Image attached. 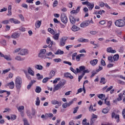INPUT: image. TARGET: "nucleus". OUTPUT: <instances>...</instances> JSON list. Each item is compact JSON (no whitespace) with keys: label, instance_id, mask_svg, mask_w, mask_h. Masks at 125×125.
I'll use <instances>...</instances> for the list:
<instances>
[{"label":"nucleus","instance_id":"obj_1","mask_svg":"<svg viewBox=\"0 0 125 125\" xmlns=\"http://www.w3.org/2000/svg\"><path fill=\"white\" fill-rule=\"evenodd\" d=\"M18 54L20 55H27L28 53H29V51L26 49H22L21 48H17L14 51V53H18Z\"/></svg>","mask_w":125,"mask_h":125},{"label":"nucleus","instance_id":"obj_2","mask_svg":"<svg viewBox=\"0 0 125 125\" xmlns=\"http://www.w3.org/2000/svg\"><path fill=\"white\" fill-rule=\"evenodd\" d=\"M15 85L17 90L21 89L22 86V78L20 77H17L15 80Z\"/></svg>","mask_w":125,"mask_h":125},{"label":"nucleus","instance_id":"obj_3","mask_svg":"<svg viewBox=\"0 0 125 125\" xmlns=\"http://www.w3.org/2000/svg\"><path fill=\"white\" fill-rule=\"evenodd\" d=\"M66 83V80L62 79L55 86L54 90H58L59 88H61V87L65 85V83Z\"/></svg>","mask_w":125,"mask_h":125},{"label":"nucleus","instance_id":"obj_4","mask_svg":"<svg viewBox=\"0 0 125 125\" xmlns=\"http://www.w3.org/2000/svg\"><path fill=\"white\" fill-rule=\"evenodd\" d=\"M94 22L92 21V19H91L90 21L87 20L86 21H84L81 24L80 26L81 28H84V27H86L89 25V24H93Z\"/></svg>","mask_w":125,"mask_h":125},{"label":"nucleus","instance_id":"obj_5","mask_svg":"<svg viewBox=\"0 0 125 125\" xmlns=\"http://www.w3.org/2000/svg\"><path fill=\"white\" fill-rule=\"evenodd\" d=\"M115 24L117 27H124V26H125V21H124V20H119L115 22Z\"/></svg>","mask_w":125,"mask_h":125},{"label":"nucleus","instance_id":"obj_6","mask_svg":"<svg viewBox=\"0 0 125 125\" xmlns=\"http://www.w3.org/2000/svg\"><path fill=\"white\" fill-rule=\"evenodd\" d=\"M61 19L62 23L64 24H67L68 22V18L65 14H62L61 15Z\"/></svg>","mask_w":125,"mask_h":125},{"label":"nucleus","instance_id":"obj_7","mask_svg":"<svg viewBox=\"0 0 125 125\" xmlns=\"http://www.w3.org/2000/svg\"><path fill=\"white\" fill-rule=\"evenodd\" d=\"M111 118L112 119H117V123H119L120 122V115L119 114L116 115V113L114 112H112L111 113Z\"/></svg>","mask_w":125,"mask_h":125},{"label":"nucleus","instance_id":"obj_8","mask_svg":"<svg viewBox=\"0 0 125 125\" xmlns=\"http://www.w3.org/2000/svg\"><path fill=\"white\" fill-rule=\"evenodd\" d=\"M58 32H59L56 34L55 33L53 36V39H54L55 41H58L59 40V37H60V33H61V32L60 30H58Z\"/></svg>","mask_w":125,"mask_h":125},{"label":"nucleus","instance_id":"obj_9","mask_svg":"<svg viewBox=\"0 0 125 125\" xmlns=\"http://www.w3.org/2000/svg\"><path fill=\"white\" fill-rule=\"evenodd\" d=\"M20 36H21V33L16 32L13 33L11 35V38L12 39H18Z\"/></svg>","mask_w":125,"mask_h":125},{"label":"nucleus","instance_id":"obj_10","mask_svg":"<svg viewBox=\"0 0 125 125\" xmlns=\"http://www.w3.org/2000/svg\"><path fill=\"white\" fill-rule=\"evenodd\" d=\"M27 73L28 74H29L30 76H32V77H34L35 76V72L33 71V69H32V68L29 67L27 68Z\"/></svg>","mask_w":125,"mask_h":125},{"label":"nucleus","instance_id":"obj_11","mask_svg":"<svg viewBox=\"0 0 125 125\" xmlns=\"http://www.w3.org/2000/svg\"><path fill=\"white\" fill-rule=\"evenodd\" d=\"M64 76L65 77V78H68L69 79H70V80H73V79H74V76H72L71 73L69 72L65 73L64 74Z\"/></svg>","mask_w":125,"mask_h":125},{"label":"nucleus","instance_id":"obj_12","mask_svg":"<svg viewBox=\"0 0 125 125\" xmlns=\"http://www.w3.org/2000/svg\"><path fill=\"white\" fill-rule=\"evenodd\" d=\"M6 85L7 86H9L11 89H13V88H14V82H11L8 83Z\"/></svg>","mask_w":125,"mask_h":125},{"label":"nucleus","instance_id":"obj_13","mask_svg":"<svg viewBox=\"0 0 125 125\" xmlns=\"http://www.w3.org/2000/svg\"><path fill=\"white\" fill-rule=\"evenodd\" d=\"M51 103L53 105H59V106H61V102H59L58 101L54 100L51 101Z\"/></svg>","mask_w":125,"mask_h":125},{"label":"nucleus","instance_id":"obj_14","mask_svg":"<svg viewBox=\"0 0 125 125\" xmlns=\"http://www.w3.org/2000/svg\"><path fill=\"white\" fill-rule=\"evenodd\" d=\"M38 56L41 59H45V58H49L48 57H46V56L44 54H42V53H39Z\"/></svg>","mask_w":125,"mask_h":125},{"label":"nucleus","instance_id":"obj_15","mask_svg":"<svg viewBox=\"0 0 125 125\" xmlns=\"http://www.w3.org/2000/svg\"><path fill=\"white\" fill-rule=\"evenodd\" d=\"M90 63L91 65H92V66H95V65H96V64L98 63V60L97 59L93 60L92 61H91Z\"/></svg>","mask_w":125,"mask_h":125},{"label":"nucleus","instance_id":"obj_16","mask_svg":"<svg viewBox=\"0 0 125 125\" xmlns=\"http://www.w3.org/2000/svg\"><path fill=\"white\" fill-rule=\"evenodd\" d=\"M92 118H91V124H93L94 122V119H97V115L92 114L91 116Z\"/></svg>","mask_w":125,"mask_h":125},{"label":"nucleus","instance_id":"obj_17","mask_svg":"<svg viewBox=\"0 0 125 125\" xmlns=\"http://www.w3.org/2000/svg\"><path fill=\"white\" fill-rule=\"evenodd\" d=\"M107 52L108 53H116V51L115 50H113L112 47H109L107 48Z\"/></svg>","mask_w":125,"mask_h":125},{"label":"nucleus","instance_id":"obj_18","mask_svg":"<svg viewBox=\"0 0 125 125\" xmlns=\"http://www.w3.org/2000/svg\"><path fill=\"white\" fill-rule=\"evenodd\" d=\"M80 7H78L76 10L71 11V14H77V13H79V12H80Z\"/></svg>","mask_w":125,"mask_h":125},{"label":"nucleus","instance_id":"obj_19","mask_svg":"<svg viewBox=\"0 0 125 125\" xmlns=\"http://www.w3.org/2000/svg\"><path fill=\"white\" fill-rule=\"evenodd\" d=\"M69 20L72 24H74L75 23H76V19H75V18L72 16L69 17Z\"/></svg>","mask_w":125,"mask_h":125},{"label":"nucleus","instance_id":"obj_20","mask_svg":"<svg viewBox=\"0 0 125 125\" xmlns=\"http://www.w3.org/2000/svg\"><path fill=\"white\" fill-rule=\"evenodd\" d=\"M42 25V21H38L35 23V27L37 28H40Z\"/></svg>","mask_w":125,"mask_h":125},{"label":"nucleus","instance_id":"obj_21","mask_svg":"<svg viewBox=\"0 0 125 125\" xmlns=\"http://www.w3.org/2000/svg\"><path fill=\"white\" fill-rule=\"evenodd\" d=\"M23 72L28 80H31L32 79L30 74L28 73V72H27V70H23Z\"/></svg>","mask_w":125,"mask_h":125},{"label":"nucleus","instance_id":"obj_22","mask_svg":"<svg viewBox=\"0 0 125 125\" xmlns=\"http://www.w3.org/2000/svg\"><path fill=\"white\" fill-rule=\"evenodd\" d=\"M66 44V42L64 41V40H63V38H61L60 41V44L61 46H64L65 44Z\"/></svg>","mask_w":125,"mask_h":125},{"label":"nucleus","instance_id":"obj_23","mask_svg":"<svg viewBox=\"0 0 125 125\" xmlns=\"http://www.w3.org/2000/svg\"><path fill=\"white\" fill-rule=\"evenodd\" d=\"M55 54H56V55H61V54H64V51L60 50V49H58L56 53H55Z\"/></svg>","mask_w":125,"mask_h":125},{"label":"nucleus","instance_id":"obj_24","mask_svg":"<svg viewBox=\"0 0 125 125\" xmlns=\"http://www.w3.org/2000/svg\"><path fill=\"white\" fill-rule=\"evenodd\" d=\"M87 6H89L88 7V9L89 10L91 11L92 9H93V7H94V3H90V2H89V4L87 5Z\"/></svg>","mask_w":125,"mask_h":125},{"label":"nucleus","instance_id":"obj_25","mask_svg":"<svg viewBox=\"0 0 125 125\" xmlns=\"http://www.w3.org/2000/svg\"><path fill=\"white\" fill-rule=\"evenodd\" d=\"M41 91H42V88L39 86H37L35 89V92L36 93H40Z\"/></svg>","mask_w":125,"mask_h":125},{"label":"nucleus","instance_id":"obj_26","mask_svg":"<svg viewBox=\"0 0 125 125\" xmlns=\"http://www.w3.org/2000/svg\"><path fill=\"white\" fill-rule=\"evenodd\" d=\"M48 32H49V33H50V34H51V35H55V34H56V32L51 28H48Z\"/></svg>","mask_w":125,"mask_h":125},{"label":"nucleus","instance_id":"obj_27","mask_svg":"<svg viewBox=\"0 0 125 125\" xmlns=\"http://www.w3.org/2000/svg\"><path fill=\"white\" fill-rule=\"evenodd\" d=\"M35 68H36V69H37V70H42V69H43V67L40 64H37L35 65Z\"/></svg>","mask_w":125,"mask_h":125},{"label":"nucleus","instance_id":"obj_28","mask_svg":"<svg viewBox=\"0 0 125 125\" xmlns=\"http://www.w3.org/2000/svg\"><path fill=\"white\" fill-rule=\"evenodd\" d=\"M119 58H120L119 54H116L113 56L114 61H118V60H119Z\"/></svg>","mask_w":125,"mask_h":125},{"label":"nucleus","instance_id":"obj_29","mask_svg":"<svg viewBox=\"0 0 125 125\" xmlns=\"http://www.w3.org/2000/svg\"><path fill=\"white\" fill-rule=\"evenodd\" d=\"M79 29V27H78V26H76L75 25H73L71 28V30L72 31H73V32H77V31H78Z\"/></svg>","mask_w":125,"mask_h":125},{"label":"nucleus","instance_id":"obj_30","mask_svg":"<svg viewBox=\"0 0 125 125\" xmlns=\"http://www.w3.org/2000/svg\"><path fill=\"white\" fill-rule=\"evenodd\" d=\"M55 75V72L53 70H52L50 71V79H51L52 78H53V77H54V76Z\"/></svg>","mask_w":125,"mask_h":125},{"label":"nucleus","instance_id":"obj_31","mask_svg":"<svg viewBox=\"0 0 125 125\" xmlns=\"http://www.w3.org/2000/svg\"><path fill=\"white\" fill-rule=\"evenodd\" d=\"M41 103V100H40V98L38 97L36 98V105L37 106H40V104Z\"/></svg>","mask_w":125,"mask_h":125},{"label":"nucleus","instance_id":"obj_32","mask_svg":"<svg viewBox=\"0 0 125 125\" xmlns=\"http://www.w3.org/2000/svg\"><path fill=\"white\" fill-rule=\"evenodd\" d=\"M4 59H6V60H7L8 61H10L12 60V59L10 58V56H7V55H4Z\"/></svg>","mask_w":125,"mask_h":125},{"label":"nucleus","instance_id":"obj_33","mask_svg":"<svg viewBox=\"0 0 125 125\" xmlns=\"http://www.w3.org/2000/svg\"><path fill=\"white\" fill-rule=\"evenodd\" d=\"M98 97L100 99H104V98H105V95L103 94H100L98 95Z\"/></svg>","mask_w":125,"mask_h":125},{"label":"nucleus","instance_id":"obj_34","mask_svg":"<svg viewBox=\"0 0 125 125\" xmlns=\"http://www.w3.org/2000/svg\"><path fill=\"white\" fill-rule=\"evenodd\" d=\"M106 79H105V78L103 77L101 78V81H100V83H103V84H105V83H106Z\"/></svg>","mask_w":125,"mask_h":125},{"label":"nucleus","instance_id":"obj_35","mask_svg":"<svg viewBox=\"0 0 125 125\" xmlns=\"http://www.w3.org/2000/svg\"><path fill=\"white\" fill-rule=\"evenodd\" d=\"M17 109H18L19 112H21L22 110H24V107L23 105L20 106L18 107L17 108Z\"/></svg>","mask_w":125,"mask_h":125},{"label":"nucleus","instance_id":"obj_36","mask_svg":"<svg viewBox=\"0 0 125 125\" xmlns=\"http://www.w3.org/2000/svg\"><path fill=\"white\" fill-rule=\"evenodd\" d=\"M37 77L38 80H42L43 79V77L42 76V75H41L40 73H38L37 74Z\"/></svg>","mask_w":125,"mask_h":125},{"label":"nucleus","instance_id":"obj_37","mask_svg":"<svg viewBox=\"0 0 125 125\" xmlns=\"http://www.w3.org/2000/svg\"><path fill=\"white\" fill-rule=\"evenodd\" d=\"M108 60L110 63H113L114 62V60H113V57L112 56H110L108 57Z\"/></svg>","mask_w":125,"mask_h":125},{"label":"nucleus","instance_id":"obj_38","mask_svg":"<svg viewBox=\"0 0 125 125\" xmlns=\"http://www.w3.org/2000/svg\"><path fill=\"white\" fill-rule=\"evenodd\" d=\"M108 112H109V108H104L102 111V113L104 114H107Z\"/></svg>","mask_w":125,"mask_h":125},{"label":"nucleus","instance_id":"obj_39","mask_svg":"<svg viewBox=\"0 0 125 125\" xmlns=\"http://www.w3.org/2000/svg\"><path fill=\"white\" fill-rule=\"evenodd\" d=\"M11 69L10 68H8L7 69L4 70L2 71V73L3 75L6 74V73H8V72H9V71H10Z\"/></svg>","mask_w":125,"mask_h":125},{"label":"nucleus","instance_id":"obj_40","mask_svg":"<svg viewBox=\"0 0 125 125\" xmlns=\"http://www.w3.org/2000/svg\"><path fill=\"white\" fill-rule=\"evenodd\" d=\"M62 108H64L65 109V108H67V107L69 106V104L68 103H65L62 104Z\"/></svg>","mask_w":125,"mask_h":125},{"label":"nucleus","instance_id":"obj_41","mask_svg":"<svg viewBox=\"0 0 125 125\" xmlns=\"http://www.w3.org/2000/svg\"><path fill=\"white\" fill-rule=\"evenodd\" d=\"M15 59L18 61H22L23 60V59L21 58V57L20 56H17Z\"/></svg>","mask_w":125,"mask_h":125},{"label":"nucleus","instance_id":"obj_42","mask_svg":"<svg viewBox=\"0 0 125 125\" xmlns=\"http://www.w3.org/2000/svg\"><path fill=\"white\" fill-rule=\"evenodd\" d=\"M45 117H49V118H52L53 117V115L52 113H47L45 114Z\"/></svg>","mask_w":125,"mask_h":125},{"label":"nucleus","instance_id":"obj_43","mask_svg":"<svg viewBox=\"0 0 125 125\" xmlns=\"http://www.w3.org/2000/svg\"><path fill=\"white\" fill-rule=\"evenodd\" d=\"M57 5H58V1L55 0L53 3V7H56Z\"/></svg>","mask_w":125,"mask_h":125},{"label":"nucleus","instance_id":"obj_44","mask_svg":"<svg viewBox=\"0 0 125 125\" xmlns=\"http://www.w3.org/2000/svg\"><path fill=\"white\" fill-rule=\"evenodd\" d=\"M79 69L80 70V71H84V70H85V66H81L79 67Z\"/></svg>","mask_w":125,"mask_h":125},{"label":"nucleus","instance_id":"obj_45","mask_svg":"<svg viewBox=\"0 0 125 125\" xmlns=\"http://www.w3.org/2000/svg\"><path fill=\"white\" fill-rule=\"evenodd\" d=\"M113 23V22H112L111 21H109L108 22V26H107V28L108 29H110V28H111V26H112V24Z\"/></svg>","mask_w":125,"mask_h":125},{"label":"nucleus","instance_id":"obj_46","mask_svg":"<svg viewBox=\"0 0 125 125\" xmlns=\"http://www.w3.org/2000/svg\"><path fill=\"white\" fill-rule=\"evenodd\" d=\"M2 24H9V21L7 20H4L1 22Z\"/></svg>","mask_w":125,"mask_h":125},{"label":"nucleus","instance_id":"obj_47","mask_svg":"<svg viewBox=\"0 0 125 125\" xmlns=\"http://www.w3.org/2000/svg\"><path fill=\"white\" fill-rule=\"evenodd\" d=\"M23 120L24 122V125H29L28 121H27V119L24 118Z\"/></svg>","mask_w":125,"mask_h":125},{"label":"nucleus","instance_id":"obj_48","mask_svg":"<svg viewBox=\"0 0 125 125\" xmlns=\"http://www.w3.org/2000/svg\"><path fill=\"white\" fill-rule=\"evenodd\" d=\"M76 60L77 61V62H80V61H81V57L79 56V55L76 56Z\"/></svg>","mask_w":125,"mask_h":125},{"label":"nucleus","instance_id":"obj_49","mask_svg":"<svg viewBox=\"0 0 125 125\" xmlns=\"http://www.w3.org/2000/svg\"><path fill=\"white\" fill-rule=\"evenodd\" d=\"M118 96H119V97H118V98H117L118 101H122V97H123L122 96V93L119 94Z\"/></svg>","mask_w":125,"mask_h":125},{"label":"nucleus","instance_id":"obj_50","mask_svg":"<svg viewBox=\"0 0 125 125\" xmlns=\"http://www.w3.org/2000/svg\"><path fill=\"white\" fill-rule=\"evenodd\" d=\"M54 61L56 62V63H59V62H61L62 60L61 59H55L54 60Z\"/></svg>","mask_w":125,"mask_h":125},{"label":"nucleus","instance_id":"obj_51","mask_svg":"<svg viewBox=\"0 0 125 125\" xmlns=\"http://www.w3.org/2000/svg\"><path fill=\"white\" fill-rule=\"evenodd\" d=\"M60 79V78H56L53 81V83H58V81H59Z\"/></svg>","mask_w":125,"mask_h":125},{"label":"nucleus","instance_id":"obj_52","mask_svg":"<svg viewBox=\"0 0 125 125\" xmlns=\"http://www.w3.org/2000/svg\"><path fill=\"white\" fill-rule=\"evenodd\" d=\"M78 110H79V106H77L76 107L74 108V111H73V114H76L77 112H78Z\"/></svg>","mask_w":125,"mask_h":125},{"label":"nucleus","instance_id":"obj_53","mask_svg":"<svg viewBox=\"0 0 125 125\" xmlns=\"http://www.w3.org/2000/svg\"><path fill=\"white\" fill-rule=\"evenodd\" d=\"M101 64L103 66H106V62H105V61L103 60V59H102Z\"/></svg>","mask_w":125,"mask_h":125},{"label":"nucleus","instance_id":"obj_54","mask_svg":"<svg viewBox=\"0 0 125 125\" xmlns=\"http://www.w3.org/2000/svg\"><path fill=\"white\" fill-rule=\"evenodd\" d=\"M63 62L64 63V64H68V65H69V66H72V63L71 62L64 61Z\"/></svg>","mask_w":125,"mask_h":125},{"label":"nucleus","instance_id":"obj_55","mask_svg":"<svg viewBox=\"0 0 125 125\" xmlns=\"http://www.w3.org/2000/svg\"><path fill=\"white\" fill-rule=\"evenodd\" d=\"M46 52V50L45 49H41L40 51V53H42L43 54H45V53Z\"/></svg>","mask_w":125,"mask_h":125},{"label":"nucleus","instance_id":"obj_56","mask_svg":"<svg viewBox=\"0 0 125 125\" xmlns=\"http://www.w3.org/2000/svg\"><path fill=\"white\" fill-rule=\"evenodd\" d=\"M49 79H50V78H44L43 79V80H42V83H46L47 82V81H48V80H49Z\"/></svg>","mask_w":125,"mask_h":125},{"label":"nucleus","instance_id":"obj_57","mask_svg":"<svg viewBox=\"0 0 125 125\" xmlns=\"http://www.w3.org/2000/svg\"><path fill=\"white\" fill-rule=\"evenodd\" d=\"M70 70L71 72H73V73H74V74H77V71L75 70L74 69H73V67H70Z\"/></svg>","mask_w":125,"mask_h":125},{"label":"nucleus","instance_id":"obj_58","mask_svg":"<svg viewBox=\"0 0 125 125\" xmlns=\"http://www.w3.org/2000/svg\"><path fill=\"white\" fill-rule=\"evenodd\" d=\"M16 119V115H12L11 116V120L12 121H14V120H15Z\"/></svg>","mask_w":125,"mask_h":125},{"label":"nucleus","instance_id":"obj_59","mask_svg":"<svg viewBox=\"0 0 125 125\" xmlns=\"http://www.w3.org/2000/svg\"><path fill=\"white\" fill-rule=\"evenodd\" d=\"M27 116H29V119H32V114L30 111H27Z\"/></svg>","mask_w":125,"mask_h":125},{"label":"nucleus","instance_id":"obj_60","mask_svg":"<svg viewBox=\"0 0 125 125\" xmlns=\"http://www.w3.org/2000/svg\"><path fill=\"white\" fill-rule=\"evenodd\" d=\"M13 23L14 24H20V21L17 20L16 19H14Z\"/></svg>","mask_w":125,"mask_h":125},{"label":"nucleus","instance_id":"obj_61","mask_svg":"<svg viewBox=\"0 0 125 125\" xmlns=\"http://www.w3.org/2000/svg\"><path fill=\"white\" fill-rule=\"evenodd\" d=\"M99 24L101 25H104V24H106V21H105L103 20L99 22Z\"/></svg>","mask_w":125,"mask_h":125},{"label":"nucleus","instance_id":"obj_62","mask_svg":"<svg viewBox=\"0 0 125 125\" xmlns=\"http://www.w3.org/2000/svg\"><path fill=\"white\" fill-rule=\"evenodd\" d=\"M82 4H83V5H86L87 6V5H88V4H89V2H88V1H86L85 2H83Z\"/></svg>","mask_w":125,"mask_h":125},{"label":"nucleus","instance_id":"obj_63","mask_svg":"<svg viewBox=\"0 0 125 125\" xmlns=\"http://www.w3.org/2000/svg\"><path fill=\"white\" fill-rule=\"evenodd\" d=\"M60 122H61V119H58L57 120V123L55 125H60Z\"/></svg>","mask_w":125,"mask_h":125},{"label":"nucleus","instance_id":"obj_64","mask_svg":"<svg viewBox=\"0 0 125 125\" xmlns=\"http://www.w3.org/2000/svg\"><path fill=\"white\" fill-rule=\"evenodd\" d=\"M82 124L83 125H86V119L83 120Z\"/></svg>","mask_w":125,"mask_h":125}]
</instances>
